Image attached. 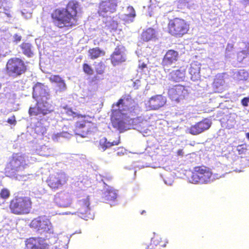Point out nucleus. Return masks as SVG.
Segmentation results:
<instances>
[{"label": "nucleus", "instance_id": "f257e3e1", "mask_svg": "<svg viewBox=\"0 0 249 249\" xmlns=\"http://www.w3.org/2000/svg\"><path fill=\"white\" fill-rule=\"evenodd\" d=\"M111 107L110 119L112 125L120 132L126 129L124 121L126 113L135 116L141 110V107L135 103L129 94L123 95L116 103H113Z\"/></svg>", "mask_w": 249, "mask_h": 249}, {"label": "nucleus", "instance_id": "f03ea898", "mask_svg": "<svg viewBox=\"0 0 249 249\" xmlns=\"http://www.w3.org/2000/svg\"><path fill=\"white\" fill-rule=\"evenodd\" d=\"M81 10L77 0H69L65 8H57L51 14L52 22L59 28H71L78 24V14Z\"/></svg>", "mask_w": 249, "mask_h": 249}, {"label": "nucleus", "instance_id": "7ed1b4c3", "mask_svg": "<svg viewBox=\"0 0 249 249\" xmlns=\"http://www.w3.org/2000/svg\"><path fill=\"white\" fill-rule=\"evenodd\" d=\"M11 213L16 215H25L30 213L32 208L31 198L26 196H16L9 203Z\"/></svg>", "mask_w": 249, "mask_h": 249}, {"label": "nucleus", "instance_id": "20e7f679", "mask_svg": "<svg viewBox=\"0 0 249 249\" xmlns=\"http://www.w3.org/2000/svg\"><path fill=\"white\" fill-rule=\"evenodd\" d=\"M27 62L19 57L9 58L4 68L5 72L9 77L17 78L24 74L28 70Z\"/></svg>", "mask_w": 249, "mask_h": 249}, {"label": "nucleus", "instance_id": "39448f33", "mask_svg": "<svg viewBox=\"0 0 249 249\" xmlns=\"http://www.w3.org/2000/svg\"><path fill=\"white\" fill-rule=\"evenodd\" d=\"M189 30V23L182 18H175L168 20L167 32L172 36L182 37L188 33Z\"/></svg>", "mask_w": 249, "mask_h": 249}, {"label": "nucleus", "instance_id": "423d86ee", "mask_svg": "<svg viewBox=\"0 0 249 249\" xmlns=\"http://www.w3.org/2000/svg\"><path fill=\"white\" fill-rule=\"evenodd\" d=\"M27 166L25 157L18 153H14L5 168L6 176L12 177L17 172L24 170Z\"/></svg>", "mask_w": 249, "mask_h": 249}, {"label": "nucleus", "instance_id": "0eeeda50", "mask_svg": "<svg viewBox=\"0 0 249 249\" xmlns=\"http://www.w3.org/2000/svg\"><path fill=\"white\" fill-rule=\"evenodd\" d=\"M30 226L40 234H54L53 227L50 219L46 216H39L33 219Z\"/></svg>", "mask_w": 249, "mask_h": 249}, {"label": "nucleus", "instance_id": "6e6552de", "mask_svg": "<svg viewBox=\"0 0 249 249\" xmlns=\"http://www.w3.org/2000/svg\"><path fill=\"white\" fill-rule=\"evenodd\" d=\"M213 173L205 166H198L194 168L191 179L194 183H208L212 180Z\"/></svg>", "mask_w": 249, "mask_h": 249}, {"label": "nucleus", "instance_id": "1a4fd4ad", "mask_svg": "<svg viewBox=\"0 0 249 249\" xmlns=\"http://www.w3.org/2000/svg\"><path fill=\"white\" fill-rule=\"evenodd\" d=\"M168 94L172 101L179 103L183 102L188 95V92L185 86L178 84L170 88Z\"/></svg>", "mask_w": 249, "mask_h": 249}, {"label": "nucleus", "instance_id": "9d476101", "mask_svg": "<svg viewBox=\"0 0 249 249\" xmlns=\"http://www.w3.org/2000/svg\"><path fill=\"white\" fill-rule=\"evenodd\" d=\"M118 6L116 0H104L101 1L98 4L97 13L99 16L107 17L108 14L116 12Z\"/></svg>", "mask_w": 249, "mask_h": 249}, {"label": "nucleus", "instance_id": "9b49d317", "mask_svg": "<svg viewBox=\"0 0 249 249\" xmlns=\"http://www.w3.org/2000/svg\"><path fill=\"white\" fill-rule=\"evenodd\" d=\"M51 104L47 101L42 100L38 101L35 107H30L28 113L30 116H37L39 114L46 115L50 112Z\"/></svg>", "mask_w": 249, "mask_h": 249}, {"label": "nucleus", "instance_id": "f8f14e48", "mask_svg": "<svg viewBox=\"0 0 249 249\" xmlns=\"http://www.w3.org/2000/svg\"><path fill=\"white\" fill-rule=\"evenodd\" d=\"M67 177L62 173L51 175L47 180L49 186L54 190L60 188L67 183Z\"/></svg>", "mask_w": 249, "mask_h": 249}, {"label": "nucleus", "instance_id": "ddd939ff", "mask_svg": "<svg viewBox=\"0 0 249 249\" xmlns=\"http://www.w3.org/2000/svg\"><path fill=\"white\" fill-rule=\"evenodd\" d=\"M166 103V98L161 94H157L149 98L146 103L150 110H158L163 107Z\"/></svg>", "mask_w": 249, "mask_h": 249}, {"label": "nucleus", "instance_id": "4468645a", "mask_svg": "<svg viewBox=\"0 0 249 249\" xmlns=\"http://www.w3.org/2000/svg\"><path fill=\"white\" fill-rule=\"evenodd\" d=\"M27 249H49V245L41 237H31L26 241Z\"/></svg>", "mask_w": 249, "mask_h": 249}, {"label": "nucleus", "instance_id": "2eb2a0df", "mask_svg": "<svg viewBox=\"0 0 249 249\" xmlns=\"http://www.w3.org/2000/svg\"><path fill=\"white\" fill-rule=\"evenodd\" d=\"M33 95L34 97H40V100H49L50 93L47 87L43 84L37 82L33 87Z\"/></svg>", "mask_w": 249, "mask_h": 249}, {"label": "nucleus", "instance_id": "dca6fc26", "mask_svg": "<svg viewBox=\"0 0 249 249\" xmlns=\"http://www.w3.org/2000/svg\"><path fill=\"white\" fill-rule=\"evenodd\" d=\"M74 124L73 131L76 135L84 137L90 129L91 122L86 120V118H80Z\"/></svg>", "mask_w": 249, "mask_h": 249}, {"label": "nucleus", "instance_id": "f3484780", "mask_svg": "<svg viewBox=\"0 0 249 249\" xmlns=\"http://www.w3.org/2000/svg\"><path fill=\"white\" fill-rule=\"evenodd\" d=\"M89 205L90 202L89 198L83 199L79 201L77 213L82 218L87 220L89 218H91L92 215L91 213Z\"/></svg>", "mask_w": 249, "mask_h": 249}, {"label": "nucleus", "instance_id": "a211bd4d", "mask_svg": "<svg viewBox=\"0 0 249 249\" xmlns=\"http://www.w3.org/2000/svg\"><path fill=\"white\" fill-rule=\"evenodd\" d=\"M179 57L178 51L173 49L168 50L163 56L161 61V65L164 69H166L173 64L176 63Z\"/></svg>", "mask_w": 249, "mask_h": 249}, {"label": "nucleus", "instance_id": "6ab92c4d", "mask_svg": "<svg viewBox=\"0 0 249 249\" xmlns=\"http://www.w3.org/2000/svg\"><path fill=\"white\" fill-rule=\"evenodd\" d=\"M124 49L125 48L123 45H118L115 48L110 57L111 62L114 66L125 61L126 57L124 53Z\"/></svg>", "mask_w": 249, "mask_h": 249}, {"label": "nucleus", "instance_id": "aec40b11", "mask_svg": "<svg viewBox=\"0 0 249 249\" xmlns=\"http://www.w3.org/2000/svg\"><path fill=\"white\" fill-rule=\"evenodd\" d=\"M55 203L61 207H68L71 203V199L68 193L61 192L57 193L54 197Z\"/></svg>", "mask_w": 249, "mask_h": 249}, {"label": "nucleus", "instance_id": "412c9836", "mask_svg": "<svg viewBox=\"0 0 249 249\" xmlns=\"http://www.w3.org/2000/svg\"><path fill=\"white\" fill-rule=\"evenodd\" d=\"M186 74V70L183 67L177 70H172L168 74V79L175 82L183 81Z\"/></svg>", "mask_w": 249, "mask_h": 249}, {"label": "nucleus", "instance_id": "4be33fe9", "mask_svg": "<svg viewBox=\"0 0 249 249\" xmlns=\"http://www.w3.org/2000/svg\"><path fill=\"white\" fill-rule=\"evenodd\" d=\"M167 242L162 239L160 235L154 234L151 238L150 244L155 248V249H161L166 246Z\"/></svg>", "mask_w": 249, "mask_h": 249}, {"label": "nucleus", "instance_id": "5701e85b", "mask_svg": "<svg viewBox=\"0 0 249 249\" xmlns=\"http://www.w3.org/2000/svg\"><path fill=\"white\" fill-rule=\"evenodd\" d=\"M156 37V31L152 28H148L144 30L141 35V38L144 42H148Z\"/></svg>", "mask_w": 249, "mask_h": 249}, {"label": "nucleus", "instance_id": "b1692460", "mask_svg": "<svg viewBox=\"0 0 249 249\" xmlns=\"http://www.w3.org/2000/svg\"><path fill=\"white\" fill-rule=\"evenodd\" d=\"M200 67L196 62L192 63L189 69V73L191 75V79L195 81L199 78Z\"/></svg>", "mask_w": 249, "mask_h": 249}, {"label": "nucleus", "instance_id": "393cba45", "mask_svg": "<svg viewBox=\"0 0 249 249\" xmlns=\"http://www.w3.org/2000/svg\"><path fill=\"white\" fill-rule=\"evenodd\" d=\"M120 143V137H118L117 139L111 142H107L106 138H104L100 141L99 147L102 150L105 151L107 148L112 146L118 145Z\"/></svg>", "mask_w": 249, "mask_h": 249}, {"label": "nucleus", "instance_id": "a878e982", "mask_svg": "<svg viewBox=\"0 0 249 249\" xmlns=\"http://www.w3.org/2000/svg\"><path fill=\"white\" fill-rule=\"evenodd\" d=\"M89 57L90 59L94 60L105 55V52L99 47L89 49L88 51Z\"/></svg>", "mask_w": 249, "mask_h": 249}, {"label": "nucleus", "instance_id": "bb28decb", "mask_svg": "<svg viewBox=\"0 0 249 249\" xmlns=\"http://www.w3.org/2000/svg\"><path fill=\"white\" fill-rule=\"evenodd\" d=\"M20 47L22 53L27 57H32L34 55L33 47L30 43L23 42L20 44Z\"/></svg>", "mask_w": 249, "mask_h": 249}, {"label": "nucleus", "instance_id": "cd10ccee", "mask_svg": "<svg viewBox=\"0 0 249 249\" xmlns=\"http://www.w3.org/2000/svg\"><path fill=\"white\" fill-rule=\"evenodd\" d=\"M63 108L65 110L64 113L69 117H72V118H76L77 119H79L80 118H86V115H83L74 112L71 107H68V106L64 107Z\"/></svg>", "mask_w": 249, "mask_h": 249}, {"label": "nucleus", "instance_id": "c85d7f7f", "mask_svg": "<svg viewBox=\"0 0 249 249\" xmlns=\"http://www.w3.org/2000/svg\"><path fill=\"white\" fill-rule=\"evenodd\" d=\"M127 10H129V13L124 15V20L125 22H131L136 17L135 11L132 6H128Z\"/></svg>", "mask_w": 249, "mask_h": 249}, {"label": "nucleus", "instance_id": "c756f323", "mask_svg": "<svg viewBox=\"0 0 249 249\" xmlns=\"http://www.w3.org/2000/svg\"><path fill=\"white\" fill-rule=\"evenodd\" d=\"M193 4L190 0H179L177 2V7L179 9H190Z\"/></svg>", "mask_w": 249, "mask_h": 249}, {"label": "nucleus", "instance_id": "7c9ffc66", "mask_svg": "<svg viewBox=\"0 0 249 249\" xmlns=\"http://www.w3.org/2000/svg\"><path fill=\"white\" fill-rule=\"evenodd\" d=\"M248 56H249V43L246 44L244 48L237 53V59L240 61H242Z\"/></svg>", "mask_w": 249, "mask_h": 249}, {"label": "nucleus", "instance_id": "2f4dec72", "mask_svg": "<svg viewBox=\"0 0 249 249\" xmlns=\"http://www.w3.org/2000/svg\"><path fill=\"white\" fill-rule=\"evenodd\" d=\"M131 124L135 127H138L141 124H142L144 122L146 121L143 116L141 115L137 116L135 118H133L131 119Z\"/></svg>", "mask_w": 249, "mask_h": 249}, {"label": "nucleus", "instance_id": "473e14b6", "mask_svg": "<svg viewBox=\"0 0 249 249\" xmlns=\"http://www.w3.org/2000/svg\"><path fill=\"white\" fill-rule=\"evenodd\" d=\"M197 123L200 127V129H201V133L205 130L208 129L210 127L211 124L210 121L207 119H204Z\"/></svg>", "mask_w": 249, "mask_h": 249}, {"label": "nucleus", "instance_id": "72a5a7b5", "mask_svg": "<svg viewBox=\"0 0 249 249\" xmlns=\"http://www.w3.org/2000/svg\"><path fill=\"white\" fill-rule=\"evenodd\" d=\"M95 64V63H94ZM95 65V70L97 74H103L104 73L106 66L103 62L100 61Z\"/></svg>", "mask_w": 249, "mask_h": 249}, {"label": "nucleus", "instance_id": "f704fd0d", "mask_svg": "<svg viewBox=\"0 0 249 249\" xmlns=\"http://www.w3.org/2000/svg\"><path fill=\"white\" fill-rule=\"evenodd\" d=\"M188 131L189 133L193 135H196L201 133V129H200V127L197 123L192 125L188 129Z\"/></svg>", "mask_w": 249, "mask_h": 249}, {"label": "nucleus", "instance_id": "c9c22d12", "mask_svg": "<svg viewBox=\"0 0 249 249\" xmlns=\"http://www.w3.org/2000/svg\"><path fill=\"white\" fill-rule=\"evenodd\" d=\"M83 71L87 75H91L93 73V69L90 65L87 63H84L82 66Z\"/></svg>", "mask_w": 249, "mask_h": 249}, {"label": "nucleus", "instance_id": "e433bc0d", "mask_svg": "<svg viewBox=\"0 0 249 249\" xmlns=\"http://www.w3.org/2000/svg\"><path fill=\"white\" fill-rule=\"evenodd\" d=\"M38 152L40 155L44 157H48L51 155L50 149L45 145L40 147Z\"/></svg>", "mask_w": 249, "mask_h": 249}, {"label": "nucleus", "instance_id": "4c0bfd02", "mask_svg": "<svg viewBox=\"0 0 249 249\" xmlns=\"http://www.w3.org/2000/svg\"><path fill=\"white\" fill-rule=\"evenodd\" d=\"M248 146L246 143L237 145L236 150L238 151V154H245L248 150Z\"/></svg>", "mask_w": 249, "mask_h": 249}, {"label": "nucleus", "instance_id": "58836bf2", "mask_svg": "<svg viewBox=\"0 0 249 249\" xmlns=\"http://www.w3.org/2000/svg\"><path fill=\"white\" fill-rule=\"evenodd\" d=\"M10 195V191L6 188L1 189L0 192V196L4 199L8 198L9 197Z\"/></svg>", "mask_w": 249, "mask_h": 249}, {"label": "nucleus", "instance_id": "ea45409f", "mask_svg": "<svg viewBox=\"0 0 249 249\" xmlns=\"http://www.w3.org/2000/svg\"><path fill=\"white\" fill-rule=\"evenodd\" d=\"M49 79L51 82L56 83H60L63 80L58 75H53L50 77Z\"/></svg>", "mask_w": 249, "mask_h": 249}, {"label": "nucleus", "instance_id": "a19ab883", "mask_svg": "<svg viewBox=\"0 0 249 249\" xmlns=\"http://www.w3.org/2000/svg\"><path fill=\"white\" fill-rule=\"evenodd\" d=\"M3 13L6 15V16L8 18H11L12 17V14L10 11V8L9 6H3Z\"/></svg>", "mask_w": 249, "mask_h": 249}, {"label": "nucleus", "instance_id": "79ce46f5", "mask_svg": "<svg viewBox=\"0 0 249 249\" xmlns=\"http://www.w3.org/2000/svg\"><path fill=\"white\" fill-rule=\"evenodd\" d=\"M57 84H58L57 86H58L60 91H63L66 89V84H65V83L64 80H63L61 82L58 83Z\"/></svg>", "mask_w": 249, "mask_h": 249}, {"label": "nucleus", "instance_id": "37998d69", "mask_svg": "<svg viewBox=\"0 0 249 249\" xmlns=\"http://www.w3.org/2000/svg\"><path fill=\"white\" fill-rule=\"evenodd\" d=\"M234 49V45L232 43H228L226 48V53H228L232 51Z\"/></svg>", "mask_w": 249, "mask_h": 249}, {"label": "nucleus", "instance_id": "c03bdc74", "mask_svg": "<svg viewBox=\"0 0 249 249\" xmlns=\"http://www.w3.org/2000/svg\"><path fill=\"white\" fill-rule=\"evenodd\" d=\"M241 104L245 107H248L249 103V97H244L241 100Z\"/></svg>", "mask_w": 249, "mask_h": 249}, {"label": "nucleus", "instance_id": "a18cd8bd", "mask_svg": "<svg viewBox=\"0 0 249 249\" xmlns=\"http://www.w3.org/2000/svg\"><path fill=\"white\" fill-rule=\"evenodd\" d=\"M107 197V200H114L116 198V194L112 192H109Z\"/></svg>", "mask_w": 249, "mask_h": 249}, {"label": "nucleus", "instance_id": "49530a36", "mask_svg": "<svg viewBox=\"0 0 249 249\" xmlns=\"http://www.w3.org/2000/svg\"><path fill=\"white\" fill-rule=\"evenodd\" d=\"M7 122L9 124L14 125H15L17 123V121L14 115L12 116L10 118H8Z\"/></svg>", "mask_w": 249, "mask_h": 249}, {"label": "nucleus", "instance_id": "de8ad7c7", "mask_svg": "<svg viewBox=\"0 0 249 249\" xmlns=\"http://www.w3.org/2000/svg\"><path fill=\"white\" fill-rule=\"evenodd\" d=\"M13 38L14 41L16 43H18L21 41L22 37L21 36L16 34L14 35Z\"/></svg>", "mask_w": 249, "mask_h": 249}, {"label": "nucleus", "instance_id": "09e8293b", "mask_svg": "<svg viewBox=\"0 0 249 249\" xmlns=\"http://www.w3.org/2000/svg\"><path fill=\"white\" fill-rule=\"evenodd\" d=\"M139 69L141 71H143L144 69L147 68V65L144 63H142L139 65Z\"/></svg>", "mask_w": 249, "mask_h": 249}, {"label": "nucleus", "instance_id": "8fccbe9b", "mask_svg": "<svg viewBox=\"0 0 249 249\" xmlns=\"http://www.w3.org/2000/svg\"><path fill=\"white\" fill-rule=\"evenodd\" d=\"M125 150L124 149H121V151H118L116 153L117 156H122L124 154Z\"/></svg>", "mask_w": 249, "mask_h": 249}, {"label": "nucleus", "instance_id": "3c124183", "mask_svg": "<svg viewBox=\"0 0 249 249\" xmlns=\"http://www.w3.org/2000/svg\"><path fill=\"white\" fill-rule=\"evenodd\" d=\"M177 154L178 156H183V151L182 149H179L178 150Z\"/></svg>", "mask_w": 249, "mask_h": 249}, {"label": "nucleus", "instance_id": "603ef678", "mask_svg": "<svg viewBox=\"0 0 249 249\" xmlns=\"http://www.w3.org/2000/svg\"><path fill=\"white\" fill-rule=\"evenodd\" d=\"M146 249H155V248L152 245H151L150 244H149L147 248H146Z\"/></svg>", "mask_w": 249, "mask_h": 249}, {"label": "nucleus", "instance_id": "864d4df0", "mask_svg": "<svg viewBox=\"0 0 249 249\" xmlns=\"http://www.w3.org/2000/svg\"><path fill=\"white\" fill-rule=\"evenodd\" d=\"M246 137L249 140V132L246 134Z\"/></svg>", "mask_w": 249, "mask_h": 249}, {"label": "nucleus", "instance_id": "5fc2aeb1", "mask_svg": "<svg viewBox=\"0 0 249 249\" xmlns=\"http://www.w3.org/2000/svg\"><path fill=\"white\" fill-rule=\"evenodd\" d=\"M247 3L249 5V0H247Z\"/></svg>", "mask_w": 249, "mask_h": 249}, {"label": "nucleus", "instance_id": "6e6d98bb", "mask_svg": "<svg viewBox=\"0 0 249 249\" xmlns=\"http://www.w3.org/2000/svg\"><path fill=\"white\" fill-rule=\"evenodd\" d=\"M1 83H0V89H1Z\"/></svg>", "mask_w": 249, "mask_h": 249}]
</instances>
